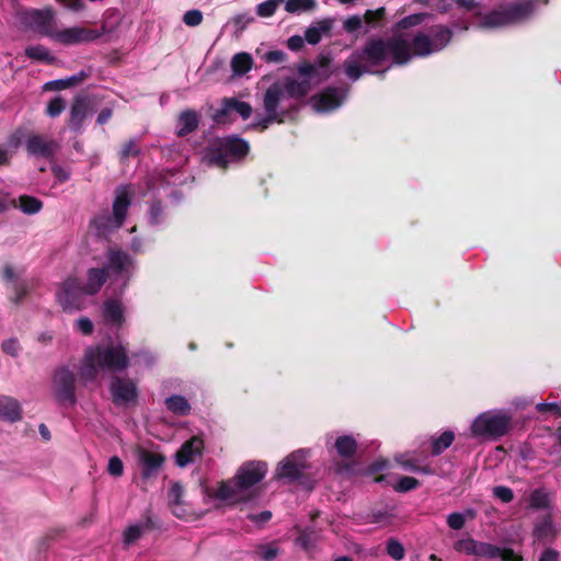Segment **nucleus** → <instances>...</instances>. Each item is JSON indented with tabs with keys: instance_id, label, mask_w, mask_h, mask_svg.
I'll return each instance as SVG.
<instances>
[{
	"instance_id": "41",
	"label": "nucleus",
	"mask_w": 561,
	"mask_h": 561,
	"mask_svg": "<svg viewBox=\"0 0 561 561\" xmlns=\"http://www.w3.org/2000/svg\"><path fill=\"white\" fill-rule=\"evenodd\" d=\"M13 295L10 297V301L20 306L25 297L28 295L31 287L27 280H16L12 285Z\"/></svg>"
},
{
	"instance_id": "7",
	"label": "nucleus",
	"mask_w": 561,
	"mask_h": 561,
	"mask_svg": "<svg viewBox=\"0 0 561 561\" xmlns=\"http://www.w3.org/2000/svg\"><path fill=\"white\" fill-rule=\"evenodd\" d=\"M512 427V417L506 414L482 413L473 421L471 432L474 436L497 439L506 435Z\"/></svg>"
},
{
	"instance_id": "1",
	"label": "nucleus",
	"mask_w": 561,
	"mask_h": 561,
	"mask_svg": "<svg viewBox=\"0 0 561 561\" xmlns=\"http://www.w3.org/2000/svg\"><path fill=\"white\" fill-rule=\"evenodd\" d=\"M434 53L431 37L419 32L412 38L411 44L402 34H393L391 37H369L360 48L352 51L344 60V72L348 79L357 81L365 73L383 75L385 71H376L391 56L396 66L408 65L413 57H428Z\"/></svg>"
},
{
	"instance_id": "62",
	"label": "nucleus",
	"mask_w": 561,
	"mask_h": 561,
	"mask_svg": "<svg viewBox=\"0 0 561 561\" xmlns=\"http://www.w3.org/2000/svg\"><path fill=\"white\" fill-rule=\"evenodd\" d=\"M466 519L463 514L455 512L447 516V525L454 530H460L463 528Z\"/></svg>"
},
{
	"instance_id": "20",
	"label": "nucleus",
	"mask_w": 561,
	"mask_h": 561,
	"mask_svg": "<svg viewBox=\"0 0 561 561\" xmlns=\"http://www.w3.org/2000/svg\"><path fill=\"white\" fill-rule=\"evenodd\" d=\"M311 102L316 111L330 112L342 104L343 98L336 88L329 87L321 93L313 95Z\"/></svg>"
},
{
	"instance_id": "33",
	"label": "nucleus",
	"mask_w": 561,
	"mask_h": 561,
	"mask_svg": "<svg viewBox=\"0 0 561 561\" xmlns=\"http://www.w3.org/2000/svg\"><path fill=\"white\" fill-rule=\"evenodd\" d=\"M455 440V433L450 430L443 432L439 436L431 438V454L432 456L442 455L447 448L451 446Z\"/></svg>"
},
{
	"instance_id": "15",
	"label": "nucleus",
	"mask_w": 561,
	"mask_h": 561,
	"mask_svg": "<svg viewBox=\"0 0 561 561\" xmlns=\"http://www.w3.org/2000/svg\"><path fill=\"white\" fill-rule=\"evenodd\" d=\"M59 144L44 135L31 134L25 140V149L30 156L53 159L59 150Z\"/></svg>"
},
{
	"instance_id": "25",
	"label": "nucleus",
	"mask_w": 561,
	"mask_h": 561,
	"mask_svg": "<svg viewBox=\"0 0 561 561\" xmlns=\"http://www.w3.org/2000/svg\"><path fill=\"white\" fill-rule=\"evenodd\" d=\"M334 20L327 18L318 21L316 25L309 26L305 32V41L311 45H317L321 41V34H328L333 27Z\"/></svg>"
},
{
	"instance_id": "59",
	"label": "nucleus",
	"mask_w": 561,
	"mask_h": 561,
	"mask_svg": "<svg viewBox=\"0 0 561 561\" xmlns=\"http://www.w3.org/2000/svg\"><path fill=\"white\" fill-rule=\"evenodd\" d=\"M493 495L501 500L503 503H510L514 499V492L511 488L505 485H497L493 489Z\"/></svg>"
},
{
	"instance_id": "16",
	"label": "nucleus",
	"mask_w": 561,
	"mask_h": 561,
	"mask_svg": "<svg viewBox=\"0 0 561 561\" xmlns=\"http://www.w3.org/2000/svg\"><path fill=\"white\" fill-rule=\"evenodd\" d=\"M279 84L283 91V99L287 95L297 101H304L313 89V85H316L312 77H301L300 80L286 77L283 83Z\"/></svg>"
},
{
	"instance_id": "10",
	"label": "nucleus",
	"mask_w": 561,
	"mask_h": 561,
	"mask_svg": "<svg viewBox=\"0 0 561 561\" xmlns=\"http://www.w3.org/2000/svg\"><path fill=\"white\" fill-rule=\"evenodd\" d=\"M22 21L42 36L49 38H53L57 30L55 11L51 8L28 9L23 12Z\"/></svg>"
},
{
	"instance_id": "63",
	"label": "nucleus",
	"mask_w": 561,
	"mask_h": 561,
	"mask_svg": "<svg viewBox=\"0 0 561 561\" xmlns=\"http://www.w3.org/2000/svg\"><path fill=\"white\" fill-rule=\"evenodd\" d=\"M539 413L551 412L556 416H561V405L557 402H540L536 404Z\"/></svg>"
},
{
	"instance_id": "42",
	"label": "nucleus",
	"mask_w": 561,
	"mask_h": 561,
	"mask_svg": "<svg viewBox=\"0 0 561 561\" xmlns=\"http://www.w3.org/2000/svg\"><path fill=\"white\" fill-rule=\"evenodd\" d=\"M529 505L535 510H543L549 506V496L543 489H535L529 496Z\"/></svg>"
},
{
	"instance_id": "44",
	"label": "nucleus",
	"mask_w": 561,
	"mask_h": 561,
	"mask_svg": "<svg viewBox=\"0 0 561 561\" xmlns=\"http://www.w3.org/2000/svg\"><path fill=\"white\" fill-rule=\"evenodd\" d=\"M316 0H287L285 10L288 13H297L299 11H310L316 8Z\"/></svg>"
},
{
	"instance_id": "53",
	"label": "nucleus",
	"mask_w": 561,
	"mask_h": 561,
	"mask_svg": "<svg viewBox=\"0 0 561 561\" xmlns=\"http://www.w3.org/2000/svg\"><path fill=\"white\" fill-rule=\"evenodd\" d=\"M420 484L421 483L417 479L409 476H402L394 485V490L404 493L415 490Z\"/></svg>"
},
{
	"instance_id": "21",
	"label": "nucleus",
	"mask_w": 561,
	"mask_h": 561,
	"mask_svg": "<svg viewBox=\"0 0 561 561\" xmlns=\"http://www.w3.org/2000/svg\"><path fill=\"white\" fill-rule=\"evenodd\" d=\"M204 449V440L198 436H193L184 442L176 451L175 461L179 467H185L194 461L195 456L202 455Z\"/></svg>"
},
{
	"instance_id": "50",
	"label": "nucleus",
	"mask_w": 561,
	"mask_h": 561,
	"mask_svg": "<svg viewBox=\"0 0 561 561\" xmlns=\"http://www.w3.org/2000/svg\"><path fill=\"white\" fill-rule=\"evenodd\" d=\"M476 548L477 540L472 537L459 539L454 543L455 551L466 553L467 556H474Z\"/></svg>"
},
{
	"instance_id": "46",
	"label": "nucleus",
	"mask_w": 561,
	"mask_h": 561,
	"mask_svg": "<svg viewBox=\"0 0 561 561\" xmlns=\"http://www.w3.org/2000/svg\"><path fill=\"white\" fill-rule=\"evenodd\" d=\"M139 153V144L136 139L131 138L122 146L118 156L121 162H126L130 157H137Z\"/></svg>"
},
{
	"instance_id": "12",
	"label": "nucleus",
	"mask_w": 561,
	"mask_h": 561,
	"mask_svg": "<svg viewBox=\"0 0 561 561\" xmlns=\"http://www.w3.org/2000/svg\"><path fill=\"white\" fill-rule=\"evenodd\" d=\"M308 468L301 451L291 453L280 461L275 471V479L287 480L289 482L300 481L305 478V471Z\"/></svg>"
},
{
	"instance_id": "22",
	"label": "nucleus",
	"mask_w": 561,
	"mask_h": 561,
	"mask_svg": "<svg viewBox=\"0 0 561 561\" xmlns=\"http://www.w3.org/2000/svg\"><path fill=\"white\" fill-rule=\"evenodd\" d=\"M131 202V193H129L125 186H119L116 188L115 198L113 202V215L114 220H116V227H123Z\"/></svg>"
},
{
	"instance_id": "57",
	"label": "nucleus",
	"mask_w": 561,
	"mask_h": 561,
	"mask_svg": "<svg viewBox=\"0 0 561 561\" xmlns=\"http://www.w3.org/2000/svg\"><path fill=\"white\" fill-rule=\"evenodd\" d=\"M228 103H229V98H224L221 100V107L218 108L214 113L213 119L217 124H225V123H227V118H228L229 114L232 112L231 107L228 106Z\"/></svg>"
},
{
	"instance_id": "36",
	"label": "nucleus",
	"mask_w": 561,
	"mask_h": 561,
	"mask_svg": "<svg viewBox=\"0 0 561 561\" xmlns=\"http://www.w3.org/2000/svg\"><path fill=\"white\" fill-rule=\"evenodd\" d=\"M394 460L397 463H399L404 470L417 472V473H424V474H432L433 470L428 465H419L417 460L413 457H410L409 455H399L394 457Z\"/></svg>"
},
{
	"instance_id": "35",
	"label": "nucleus",
	"mask_w": 561,
	"mask_h": 561,
	"mask_svg": "<svg viewBox=\"0 0 561 561\" xmlns=\"http://www.w3.org/2000/svg\"><path fill=\"white\" fill-rule=\"evenodd\" d=\"M431 41L433 42L434 53L445 48L451 39L453 33L448 27L435 26L431 30Z\"/></svg>"
},
{
	"instance_id": "38",
	"label": "nucleus",
	"mask_w": 561,
	"mask_h": 561,
	"mask_svg": "<svg viewBox=\"0 0 561 561\" xmlns=\"http://www.w3.org/2000/svg\"><path fill=\"white\" fill-rule=\"evenodd\" d=\"M91 225L96 229L99 234H105L113 230H117L121 227H116V220L114 215H101L92 219Z\"/></svg>"
},
{
	"instance_id": "29",
	"label": "nucleus",
	"mask_w": 561,
	"mask_h": 561,
	"mask_svg": "<svg viewBox=\"0 0 561 561\" xmlns=\"http://www.w3.org/2000/svg\"><path fill=\"white\" fill-rule=\"evenodd\" d=\"M154 528L152 518L148 515L141 524L130 525L124 531V543L129 546L140 539L144 531Z\"/></svg>"
},
{
	"instance_id": "54",
	"label": "nucleus",
	"mask_w": 561,
	"mask_h": 561,
	"mask_svg": "<svg viewBox=\"0 0 561 561\" xmlns=\"http://www.w3.org/2000/svg\"><path fill=\"white\" fill-rule=\"evenodd\" d=\"M66 107V103L64 99L60 96H56L51 99L46 107V114L50 117H57L59 116Z\"/></svg>"
},
{
	"instance_id": "37",
	"label": "nucleus",
	"mask_w": 561,
	"mask_h": 561,
	"mask_svg": "<svg viewBox=\"0 0 561 561\" xmlns=\"http://www.w3.org/2000/svg\"><path fill=\"white\" fill-rule=\"evenodd\" d=\"M253 58L248 53H238L232 57L231 69L234 75L243 76L251 70Z\"/></svg>"
},
{
	"instance_id": "61",
	"label": "nucleus",
	"mask_w": 561,
	"mask_h": 561,
	"mask_svg": "<svg viewBox=\"0 0 561 561\" xmlns=\"http://www.w3.org/2000/svg\"><path fill=\"white\" fill-rule=\"evenodd\" d=\"M107 471L113 477H121L124 472V463L118 456H113L108 460Z\"/></svg>"
},
{
	"instance_id": "47",
	"label": "nucleus",
	"mask_w": 561,
	"mask_h": 561,
	"mask_svg": "<svg viewBox=\"0 0 561 561\" xmlns=\"http://www.w3.org/2000/svg\"><path fill=\"white\" fill-rule=\"evenodd\" d=\"M228 106L231 107L232 112H237L242 119H248L253 112L250 103L240 101L236 98H229Z\"/></svg>"
},
{
	"instance_id": "11",
	"label": "nucleus",
	"mask_w": 561,
	"mask_h": 561,
	"mask_svg": "<svg viewBox=\"0 0 561 561\" xmlns=\"http://www.w3.org/2000/svg\"><path fill=\"white\" fill-rule=\"evenodd\" d=\"M53 388L56 400L59 403L76 404V376L68 367L62 366L56 369L53 378Z\"/></svg>"
},
{
	"instance_id": "3",
	"label": "nucleus",
	"mask_w": 561,
	"mask_h": 561,
	"mask_svg": "<svg viewBox=\"0 0 561 561\" xmlns=\"http://www.w3.org/2000/svg\"><path fill=\"white\" fill-rule=\"evenodd\" d=\"M267 470L268 467L265 461H245L238 468L231 479L220 482L215 496L221 501L232 500L239 493L259 484L265 478Z\"/></svg>"
},
{
	"instance_id": "2",
	"label": "nucleus",
	"mask_w": 561,
	"mask_h": 561,
	"mask_svg": "<svg viewBox=\"0 0 561 561\" xmlns=\"http://www.w3.org/2000/svg\"><path fill=\"white\" fill-rule=\"evenodd\" d=\"M129 366L127 351L122 345L90 346L84 352L81 377L87 381L96 378L101 370L122 371Z\"/></svg>"
},
{
	"instance_id": "39",
	"label": "nucleus",
	"mask_w": 561,
	"mask_h": 561,
	"mask_svg": "<svg viewBox=\"0 0 561 561\" xmlns=\"http://www.w3.org/2000/svg\"><path fill=\"white\" fill-rule=\"evenodd\" d=\"M25 56L30 59L53 64L55 57L50 55L49 50L43 45L28 46L25 48Z\"/></svg>"
},
{
	"instance_id": "28",
	"label": "nucleus",
	"mask_w": 561,
	"mask_h": 561,
	"mask_svg": "<svg viewBox=\"0 0 561 561\" xmlns=\"http://www.w3.org/2000/svg\"><path fill=\"white\" fill-rule=\"evenodd\" d=\"M21 405L18 400L10 397H0V417L10 422L21 419Z\"/></svg>"
},
{
	"instance_id": "45",
	"label": "nucleus",
	"mask_w": 561,
	"mask_h": 561,
	"mask_svg": "<svg viewBox=\"0 0 561 561\" xmlns=\"http://www.w3.org/2000/svg\"><path fill=\"white\" fill-rule=\"evenodd\" d=\"M425 16H426L425 13H414V14L404 16L396 23L394 30L403 31V30H408L410 27L420 25L424 21Z\"/></svg>"
},
{
	"instance_id": "17",
	"label": "nucleus",
	"mask_w": 561,
	"mask_h": 561,
	"mask_svg": "<svg viewBox=\"0 0 561 561\" xmlns=\"http://www.w3.org/2000/svg\"><path fill=\"white\" fill-rule=\"evenodd\" d=\"M164 461L165 457L162 454L141 448L139 450L141 478L148 480L157 476Z\"/></svg>"
},
{
	"instance_id": "55",
	"label": "nucleus",
	"mask_w": 561,
	"mask_h": 561,
	"mask_svg": "<svg viewBox=\"0 0 561 561\" xmlns=\"http://www.w3.org/2000/svg\"><path fill=\"white\" fill-rule=\"evenodd\" d=\"M257 556L263 561H273L279 553V549L274 545H261L256 550Z\"/></svg>"
},
{
	"instance_id": "26",
	"label": "nucleus",
	"mask_w": 561,
	"mask_h": 561,
	"mask_svg": "<svg viewBox=\"0 0 561 561\" xmlns=\"http://www.w3.org/2000/svg\"><path fill=\"white\" fill-rule=\"evenodd\" d=\"M10 205L13 208H20L22 213L26 215H35L43 209V202L32 195H21L18 202L15 199L10 201Z\"/></svg>"
},
{
	"instance_id": "31",
	"label": "nucleus",
	"mask_w": 561,
	"mask_h": 561,
	"mask_svg": "<svg viewBox=\"0 0 561 561\" xmlns=\"http://www.w3.org/2000/svg\"><path fill=\"white\" fill-rule=\"evenodd\" d=\"M534 537L540 542L552 541L557 536V530L550 517H545L534 528Z\"/></svg>"
},
{
	"instance_id": "60",
	"label": "nucleus",
	"mask_w": 561,
	"mask_h": 561,
	"mask_svg": "<svg viewBox=\"0 0 561 561\" xmlns=\"http://www.w3.org/2000/svg\"><path fill=\"white\" fill-rule=\"evenodd\" d=\"M1 348L5 354L16 357L19 356L21 346L18 339L11 337L2 342Z\"/></svg>"
},
{
	"instance_id": "49",
	"label": "nucleus",
	"mask_w": 561,
	"mask_h": 561,
	"mask_svg": "<svg viewBox=\"0 0 561 561\" xmlns=\"http://www.w3.org/2000/svg\"><path fill=\"white\" fill-rule=\"evenodd\" d=\"M386 550L388 556H390L396 561L402 560L405 554L403 545L394 538L388 539Z\"/></svg>"
},
{
	"instance_id": "58",
	"label": "nucleus",
	"mask_w": 561,
	"mask_h": 561,
	"mask_svg": "<svg viewBox=\"0 0 561 561\" xmlns=\"http://www.w3.org/2000/svg\"><path fill=\"white\" fill-rule=\"evenodd\" d=\"M183 22L187 26H198L203 22V13L201 10H188L183 15Z\"/></svg>"
},
{
	"instance_id": "32",
	"label": "nucleus",
	"mask_w": 561,
	"mask_h": 561,
	"mask_svg": "<svg viewBox=\"0 0 561 561\" xmlns=\"http://www.w3.org/2000/svg\"><path fill=\"white\" fill-rule=\"evenodd\" d=\"M334 447L342 458L350 459L357 451V442L352 435H342L336 438Z\"/></svg>"
},
{
	"instance_id": "8",
	"label": "nucleus",
	"mask_w": 561,
	"mask_h": 561,
	"mask_svg": "<svg viewBox=\"0 0 561 561\" xmlns=\"http://www.w3.org/2000/svg\"><path fill=\"white\" fill-rule=\"evenodd\" d=\"M108 391L115 407L127 408L138 403L139 390L136 381L129 377L113 375L110 379Z\"/></svg>"
},
{
	"instance_id": "5",
	"label": "nucleus",
	"mask_w": 561,
	"mask_h": 561,
	"mask_svg": "<svg viewBox=\"0 0 561 561\" xmlns=\"http://www.w3.org/2000/svg\"><path fill=\"white\" fill-rule=\"evenodd\" d=\"M283 101V91L279 82L271 84L263 96V106L266 112L264 117H261L256 122L249 125L250 129L264 131L270 127L271 124H284L285 121L293 114L299 111L297 103L290 104L289 106L278 110L280 102Z\"/></svg>"
},
{
	"instance_id": "34",
	"label": "nucleus",
	"mask_w": 561,
	"mask_h": 561,
	"mask_svg": "<svg viewBox=\"0 0 561 561\" xmlns=\"http://www.w3.org/2000/svg\"><path fill=\"white\" fill-rule=\"evenodd\" d=\"M167 409L180 416L188 415L191 412V404L187 399L181 394H173L164 401Z\"/></svg>"
},
{
	"instance_id": "51",
	"label": "nucleus",
	"mask_w": 561,
	"mask_h": 561,
	"mask_svg": "<svg viewBox=\"0 0 561 561\" xmlns=\"http://www.w3.org/2000/svg\"><path fill=\"white\" fill-rule=\"evenodd\" d=\"M284 0H266L256 7V14L261 18H270L274 15L278 5Z\"/></svg>"
},
{
	"instance_id": "24",
	"label": "nucleus",
	"mask_w": 561,
	"mask_h": 561,
	"mask_svg": "<svg viewBox=\"0 0 561 561\" xmlns=\"http://www.w3.org/2000/svg\"><path fill=\"white\" fill-rule=\"evenodd\" d=\"M123 305L119 300L108 299L103 305V317L106 323L122 327L124 322Z\"/></svg>"
},
{
	"instance_id": "30",
	"label": "nucleus",
	"mask_w": 561,
	"mask_h": 561,
	"mask_svg": "<svg viewBox=\"0 0 561 561\" xmlns=\"http://www.w3.org/2000/svg\"><path fill=\"white\" fill-rule=\"evenodd\" d=\"M90 73L88 71L81 70L76 75H72L66 79H58L49 81L45 84L46 90H64L68 88L76 87L88 79Z\"/></svg>"
},
{
	"instance_id": "43",
	"label": "nucleus",
	"mask_w": 561,
	"mask_h": 561,
	"mask_svg": "<svg viewBox=\"0 0 561 561\" xmlns=\"http://www.w3.org/2000/svg\"><path fill=\"white\" fill-rule=\"evenodd\" d=\"M386 19V8L380 7L376 10H366L363 21L370 26H380Z\"/></svg>"
},
{
	"instance_id": "27",
	"label": "nucleus",
	"mask_w": 561,
	"mask_h": 561,
	"mask_svg": "<svg viewBox=\"0 0 561 561\" xmlns=\"http://www.w3.org/2000/svg\"><path fill=\"white\" fill-rule=\"evenodd\" d=\"M179 137H185L198 128L199 116L194 110H185L179 116Z\"/></svg>"
},
{
	"instance_id": "6",
	"label": "nucleus",
	"mask_w": 561,
	"mask_h": 561,
	"mask_svg": "<svg viewBox=\"0 0 561 561\" xmlns=\"http://www.w3.org/2000/svg\"><path fill=\"white\" fill-rule=\"evenodd\" d=\"M534 8L533 1L512 3L502 10H493L486 13L481 20V25L492 28L513 24L528 18Z\"/></svg>"
},
{
	"instance_id": "40",
	"label": "nucleus",
	"mask_w": 561,
	"mask_h": 561,
	"mask_svg": "<svg viewBox=\"0 0 561 561\" xmlns=\"http://www.w3.org/2000/svg\"><path fill=\"white\" fill-rule=\"evenodd\" d=\"M316 531L312 527L298 529L296 543L304 550L309 551L316 546Z\"/></svg>"
},
{
	"instance_id": "13",
	"label": "nucleus",
	"mask_w": 561,
	"mask_h": 561,
	"mask_svg": "<svg viewBox=\"0 0 561 561\" xmlns=\"http://www.w3.org/2000/svg\"><path fill=\"white\" fill-rule=\"evenodd\" d=\"M104 33V27L102 31L82 27V26H73L68 27L61 31L56 30L53 41L56 43L71 46L78 45L82 43H90L98 38H100Z\"/></svg>"
},
{
	"instance_id": "48",
	"label": "nucleus",
	"mask_w": 561,
	"mask_h": 561,
	"mask_svg": "<svg viewBox=\"0 0 561 561\" xmlns=\"http://www.w3.org/2000/svg\"><path fill=\"white\" fill-rule=\"evenodd\" d=\"M499 552V547L489 542L478 541L474 557L495 559Z\"/></svg>"
},
{
	"instance_id": "4",
	"label": "nucleus",
	"mask_w": 561,
	"mask_h": 561,
	"mask_svg": "<svg viewBox=\"0 0 561 561\" xmlns=\"http://www.w3.org/2000/svg\"><path fill=\"white\" fill-rule=\"evenodd\" d=\"M250 151L249 142L237 136L218 138L205 151L207 163L221 170H227L232 162L242 161Z\"/></svg>"
},
{
	"instance_id": "52",
	"label": "nucleus",
	"mask_w": 561,
	"mask_h": 561,
	"mask_svg": "<svg viewBox=\"0 0 561 561\" xmlns=\"http://www.w3.org/2000/svg\"><path fill=\"white\" fill-rule=\"evenodd\" d=\"M164 220V206L161 201H154L150 205L149 221L151 225H160Z\"/></svg>"
},
{
	"instance_id": "64",
	"label": "nucleus",
	"mask_w": 561,
	"mask_h": 561,
	"mask_svg": "<svg viewBox=\"0 0 561 561\" xmlns=\"http://www.w3.org/2000/svg\"><path fill=\"white\" fill-rule=\"evenodd\" d=\"M496 558H501L502 561H523V557L515 554L512 548H500Z\"/></svg>"
},
{
	"instance_id": "14",
	"label": "nucleus",
	"mask_w": 561,
	"mask_h": 561,
	"mask_svg": "<svg viewBox=\"0 0 561 561\" xmlns=\"http://www.w3.org/2000/svg\"><path fill=\"white\" fill-rule=\"evenodd\" d=\"M331 64L330 55L320 54L314 62L304 60L297 65L296 69L300 77H312L314 84H320L330 78L331 71L329 68Z\"/></svg>"
},
{
	"instance_id": "23",
	"label": "nucleus",
	"mask_w": 561,
	"mask_h": 561,
	"mask_svg": "<svg viewBox=\"0 0 561 561\" xmlns=\"http://www.w3.org/2000/svg\"><path fill=\"white\" fill-rule=\"evenodd\" d=\"M108 278V272L105 267H91L87 271V283L82 285L87 295L98 294Z\"/></svg>"
},
{
	"instance_id": "9",
	"label": "nucleus",
	"mask_w": 561,
	"mask_h": 561,
	"mask_svg": "<svg viewBox=\"0 0 561 561\" xmlns=\"http://www.w3.org/2000/svg\"><path fill=\"white\" fill-rule=\"evenodd\" d=\"M84 288L77 277L66 278L59 286L56 299L65 312L79 311L84 308Z\"/></svg>"
},
{
	"instance_id": "18",
	"label": "nucleus",
	"mask_w": 561,
	"mask_h": 561,
	"mask_svg": "<svg viewBox=\"0 0 561 561\" xmlns=\"http://www.w3.org/2000/svg\"><path fill=\"white\" fill-rule=\"evenodd\" d=\"M106 259L107 267L105 268L117 275L127 274L134 265L133 257L127 252L117 248H108L106 250Z\"/></svg>"
},
{
	"instance_id": "56",
	"label": "nucleus",
	"mask_w": 561,
	"mask_h": 561,
	"mask_svg": "<svg viewBox=\"0 0 561 561\" xmlns=\"http://www.w3.org/2000/svg\"><path fill=\"white\" fill-rule=\"evenodd\" d=\"M184 494V489L180 482H173L169 490V504L172 506L180 505L182 503V497Z\"/></svg>"
},
{
	"instance_id": "19",
	"label": "nucleus",
	"mask_w": 561,
	"mask_h": 561,
	"mask_svg": "<svg viewBox=\"0 0 561 561\" xmlns=\"http://www.w3.org/2000/svg\"><path fill=\"white\" fill-rule=\"evenodd\" d=\"M89 100L85 96L78 95L73 99L68 119V127L73 133H81L89 114Z\"/></svg>"
}]
</instances>
